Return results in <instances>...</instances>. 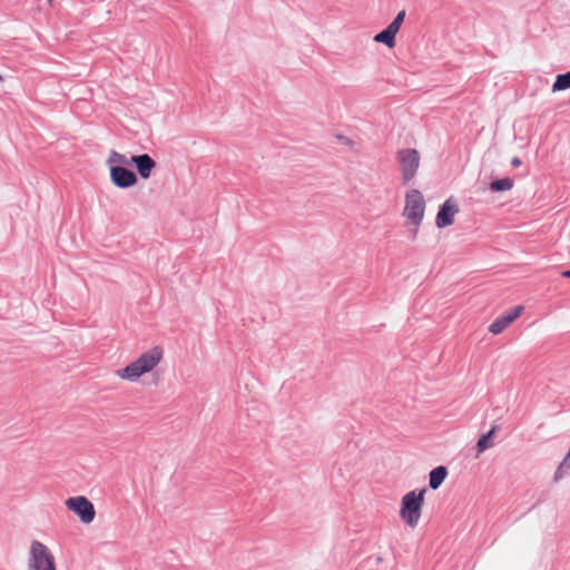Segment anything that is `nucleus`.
Listing matches in <instances>:
<instances>
[{"mask_svg":"<svg viewBox=\"0 0 570 570\" xmlns=\"http://www.w3.org/2000/svg\"><path fill=\"white\" fill-rule=\"evenodd\" d=\"M397 160L401 165L403 181L407 184L416 175L420 166V154L416 149H402L397 153Z\"/></svg>","mask_w":570,"mask_h":570,"instance_id":"6","label":"nucleus"},{"mask_svg":"<svg viewBox=\"0 0 570 570\" xmlns=\"http://www.w3.org/2000/svg\"><path fill=\"white\" fill-rule=\"evenodd\" d=\"M107 164L112 167V166H122L124 165H130V159H128L125 155L118 153V151H111L108 159H107Z\"/></svg>","mask_w":570,"mask_h":570,"instance_id":"16","label":"nucleus"},{"mask_svg":"<svg viewBox=\"0 0 570 570\" xmlns=\"http://www.w3.org/2000/svg\"><path fill=\"white\" fill-rule=\"evenodd\" d=\"M570 89V71L567 73L558 75L554 83L552 85V91H562Z\"/></svg>","mask_w":570,"mask_h":570,"instance_id":"15","label":"nucleus"},{"mask_svg":"<svg viewBox=\"0 0 570 570\" xmlns=\"http://www.w3.org/2000/svg\"><path fill=\"white\" fill-rule=\"evenodd\" d=\"M511 165L513 167H519L521 165V160L519 157H513L512 160H511Z\"/></svg>","mask_w":570,"mask_h":570,"instance_id":"18","label":"nucleus"},{"mask_svg":"<svg viewBox=\"0 0 570 570\" xmlns=\"http://www.w3.org/2000/svg\"><path fill=\"white\" fill-rule=\"evenodd\" d=\"M396 33L397 32L394 29L387 26L386 29L375 35L374 41L384 43L389 48H393L395 46Z\"/></svg>","mask_w":570,"mask_h":570,"instance_id":"12","label":"nucleus"},{"mask_svg":"<svg viewBox=\"0 0 570 570\" xmlns=\"http://www.w3.org/2000/svg\"><path fill=\"white\" fill-rule=\"evenodd\" d=\"M27 570H57V561L52 550L39 540L29 546Z\"/></svg>","mask_w":570,"mask_h":570,"instance_id":"3","label":"nucleus"},{"mask_svg":"<svg viewBox=\"0 0 570 570\" xmlns=\"http://www.w3.org/2000/svg\"><path fill=\"white\" fill-rule=\"evenodd\" d=\"M425 215V199L417 189H411L405 194V205L403 216L407 218L416 228L421 225Z\"/></svg>","mask_w":570,"mask_h":570,"instance_id":"4","label":"nucleus"},{"mask_svg":"<svg viewBox=\"0 0 570 570\" xmlns=\"http://www.w3.org/2000/svg\"><path fill=\"white\" fill-rule=\"evenodd\" d=\"M164 360V350L160 346H153L129 362L125 367L118 368L116 376L125 382L136 383L144 375L153 373Z\"/></svg>","mask_w":570,"mask_h":570,"instance_id":"1","label":"nucleus"},{"mask_svg":"<svg viewBox=\"0 0 570 570\" xmlns=\"http://www.w3.org/2000/svg\"><path fill=\"white\" fill-rule=\"evenodd\" d=\"M404 18H405V11L402 10L400 11L396 17L394 18V20L389 24L392 29H394L396 32H399L403 21H404Z\"/></svg>","mask_w":570,"mask_h":570,"instance_id":"17","label":"nucleus"},{"mask_svg":"<svg viewBox=\"0 0 570 570\" xmlns=\"http://www.w3.org/2000/svg\"><path fill=\"white\" fill-rule=\"evenodd\" d=\"M495 431H497V426H493L487 434L482 435L479 439V441L476 443L478 455L483 453L485 450H488L489 448L492 446L491 439L494 435Z\"/></svg>","mask_w":570,"mask_h":570,"instance_id":"14","label":"nucleus"},{"mask_svg":"<svg viewBox=\"0 0 570 570\" xmlns=\"http://www.w3.org/2000/svg\"><path fill=\"white\" fill-rule=\"evenodd\" d=\"M513 186H514V180L510 177H504L501 179L493 180L489 185V189L492 193L509 191L513 188Z\"/></svg>","mask_w":570,"mask_h":570,"instance_id":"13","label":"nucleus"},{"mask_svg":"<svg viewBox=\"0 0 570 570\" xmlns=\"http://www.w3.org/2000/svg\"><path fill=\"white\" fill-rule=\"evenodd\" d=\"M448 476V470L445 466L440 465L433 469L429 474V485L432 490H436L444 482Z\"/></svg>","mask_w":570,"mask_h":570,"instance_id":"11","label":"nucleus"},{"mask_svg":"<svg viewBox=\"0 0 570 570\" xmlns=\"http://www.w3.org/2000/svg\"><path fill=\"white\" fill-rule=\"evenodd\" d=\"M66 508L85 523H91L96 518L94 503L85 495L70 497L65 501Z\"/></svg>","mask_w":570,"mask_h":570,"instance_id":"5","label":"nucleus"},{"mask_svg":"<svg viewBox=\"0 0 570 570\" xmlns=\"http://www.w3.org/2000/svg\"><path fill=\"white\" fill-rule=\"evenodd\" d=\"M426 490L410 491L401 500L400 517L406 525L414 529L417 527L424 507Z\"/></svg>","mask_w":570,"mask_h":570,"instance_id":"2","label":"nucleus"},{"mask_svg":"<svg viewBox=\"0 0 570 570\" xmlns=\"http://www.w3.org/2000/svg\"><path fill=\"white\" fill-rule=\"evenodd\" d=\"M110 179L119 188H128L137 183L136 174L122 166L110 167Z\"/></svg>","mask_w":570,"mask_h":570,"instance_id":"9","label":"nucleus"},{"mask_svg":"<svg viewBox=\"0 0 570 570\" xmlns=\"http://www.w3.org/2000/svg\"><path fill=\"white\" fill-rule=\"evenodd\" d=\"M459 212L458 202L453 197L448 198L439 209L435 219L436 226L439 228L451 226Z\"/></svg>","mask_w":570,"mask_h":570,"instance_id":"7","label":"nucleus"},{"mask_svg":"<svg viewBox=\"0 0 570 570\" xmlns=\"http://www.w3.org/2000/svg\"><path fill=\"white\" fill-rule=\"evenodd\" d=\"M130 164L136 166L137 171L142 179H148L156 167L155 160L147 154L132 156L130 158Z\"/></svg>","mask_w":570,"mask_h":570,"instance_id":"10","label":"nucleus"},{"mask_svg":"<svg viewBox=\"0 0 570 570\" xmlns=\"http://www.w3.org/2000/svg\"><path fill=\"white\" fill-rule=\"evenodd\" d=\"M2 80H3V78H2V76L0 75V81H2Z\"/></svg>","mask_w":570,"mask_h":570,"instance_id":"20","label":"nucleus"},{"mask_svg":"<svg viewBox=\"0 0 570 570\" xmlns=\"http://www.w3.org/2000/svg\"><path fill=\"white\" fill-rule=\"evenodd\" d=\"M561 275H562L563 277H566V278H570V269H569V271H564V272H562V274H561Z\"/></svg>","mask_w":570,"mask_h":570,"instance_id":"19","label":"nucleus"},{"mask_svg":"<svg viewBox=\"0 0 570 570\" xmlns=\"http://www.w3.org/2000/svg\"><path fill=\"white\" fill-rule=\"evenodd\" d=\"M523 312V306H514L503 315L497 317L489 326V332L493 335L501 334L508 328Z\"/></svg>","mask_w":570,"mask_h":570,"instance_id":"8","label":"nucleus"}]
</instances>
